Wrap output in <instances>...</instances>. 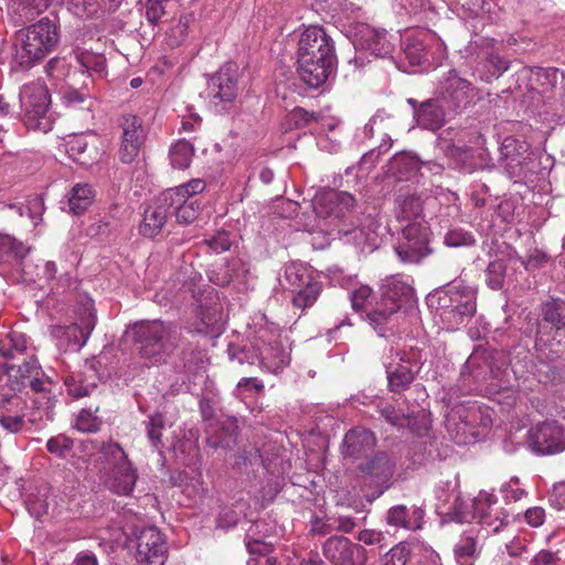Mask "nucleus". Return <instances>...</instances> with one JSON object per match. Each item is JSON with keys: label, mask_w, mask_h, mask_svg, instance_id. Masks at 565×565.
Segmentation results:
<instances>
[{"label": "nucleus", "mask_w": 565, "mask_h": 565, "mask_svg": "<svg viewBox=\"0 0 565 565\" xmlns=\"http://www.w3.org/2000/svg\"><path fill=\"white\" fill-rule=\"evenodd\" d=\"M394 213L403 225L395 252L403 263H418L429 253L430 231L423 214V201L415 194H399Z\"/></svg>", "instance_id": "obj_1"}, {"label": "nucleus", "mask_w": 565, "mask_h": 565, "mask_svg": "<svg viewBox=\"0 0 565 565\" xmlns=\"http://www.w3.org/2000/svg\"><path fill=\"white\" fill-rule=\"evenodd\" d=\"M58 40L57 24L49 18H43L19 31L13 61L23 70H29L49 55L57 45Z\"/></svg>", "instance_id": "obj_2"}, {"label": "nucleus", "mask_w": 565, "mask_h": 565, "mask_svg": "<svg viewBox=\"0 0 565 565\" xmlns=\"http://www.w3.org/2000/svg\"><path fill=\"white\" fill-rule=\"evenodd\" d=\"M253 350L254 352L249 353L246 349L234 351L230 347L228 355L232 360L237 359L241 364L258 363L262 369L270 373L279 372L290 362V345L278 332L259 330Z\"/></svg>", "instance_id": "obj_3"}, {"label": "nucleus", "mask_w": 565, "mask_h": 565, "mask_svg": "<svg viewBox=\"0 0 565 565\" xmlns=\"http://www.w3.org/2000/svg\"><path fill=\"white\" fill-rule=\"evenodd\" d=\"M131 337L148 365L164 363L177 347L175 328L159 320L135 323Z\"/></svg>", "instance_id": "obj_4"}, {"label": "nucleus", "mask_w": 565, "mask_h": 565, "mask_svg": "<svg viewBox=\"0 0 565 565\" xmlns=\"http://www.w3.org/2000/svg\"><path fill=\"white\" fill-rule=\"evenodd\" d=\"M444 323L451 331L476 312V294L468 287L451 286L439 290L429 299Z\"/></svg>", "instance_id": "obj_5"}, {"label": "nucleus", "mask_w": 565, "mask_h": 565, "mask_svg": "<svg viewBox=\"0 0 565 565\" xmlns=\"http://www.w3.org/2000/svg\"><path fill=\"white\" fill-rule=\"evenodd\" d=\"M488 409L478 405L459 406L446 417V428L458 445L475 443L491 426Z\"/></svg>", "instance_id": "obj_6"}, {"label": "nucleus", "mask_w": 565, "mask_h": 565, "mask_svg": "<svg viewBox=\"0 0 565 565\" xmlns=\"http://www.w3.org/2000/svg\"><path fill=\"white\" fill-rule=\"evenodd\" d=\"M100 459L109 469L108 487L118 495H129L137 481V471L127 454L117 443H106L99 450Z\"/></svg>", "instance_id": "obj_7"}, {"label": "nucleus", "mask_w": 565, "mask_h": 565, "mask_svg": "<svg viewBox=\"0 0 565 565\" xmlns=\"http://www.w3.org/2000/svg\"><path fill=\"white\" fill-rule=\"evenodd\" d=\"M24 125L32 130L47 132L53 127L49 114L51 104L47 88L40 83L25 84L19 94Z\"/></svg>", "instance_id": "obj_8"}, {"label": "nucleus", "mask_w": 565, "mask_h": 565, "mask_svg": "<svg viewBox=\"0 0 565 565\" xmlns=\"http://www.w3.org/2000/svg\"><path fill=\"white\" fill-rule=\"evenodd\" d=\"M281 284L295 288L292 303L300 309L311 307L321 291V285L313 280L310 268L300 262H290L285 265Z\"/></svg>", "instance_id": "obj_9"}, {"label": "nucleus", "mask_w": 565, "mask_h": 565, "mask_svg": "<svg viewBox=\"0 0 565 565\" xmlns=\"http://www.w3.org/2000/svg\"><path fill=\"white\" fill-rule=\"evenodd\" d=\"M436 96L455 116L467 108L476 97V88L455 70L445 73L436 87Z\"/></svg>", "instance_id": "obj_10"}, {"label": "nucleus", "mask_w": 565, "mask_h": 565, "mask_svg": "<svg viewBox=\"0 0 565 565\" xmlns=\"http://www.w3.org/2000/svg\"><path fill=\"white\" fill-rule=\"evenodd\" d=\"M136 554L138 565H163L167 555V542L154 526H145L136 531Z\"/></svg>", "instance_id": "obj_11"}, {"label": "nucleus", "mask_w": 565, "mask_h": 565, "mask_svg": "<svg viewBox=\"0 0 565 565\" xmlns=\"http://www.w3.org/2000/svg\"><path fill=\"white\" fill-rule=\"evenodd\" d=\"M297 55L319 60L322 64L337 63L333 41L319 25H310L301 33Z\"/></svg>", "instance_id": "obj_12"}, {"label": "nucleus", "mask_w": 565, "mask_h": 565, "mask_svg": "<svg viewBox=\"0 0 565 565\" xmlns=\"http://www.w3.org/2000/svg\"><path fill=\"white\" fill-rule=\"evenodd\" d=\"M322 554L332 565H365L366 550L343 535H333L322 544Z\"/></svg>", "instance_id": "obj_13"}, {"label": "nucleus", "mask_w": 565, "mask_h": 565, "mask_svg": "<svg viewBox=\"0 0 565 565\" xmlns=\"http://www.w3.org/2000/svg\"><path fill=\"white\" fill-rule=\"evenodd\" d=\"M238 93V66L236 63L227 62L211 76L209 81V94L212 100L217 104H231Z\"/></svg>", "instance_id": "obj_14"}, {"label": "nucleus", "mask_w": 565, "mask_h": 565, "mask_svg": "<svg viewBox=\"0 0 565 565\" xmlns=\"http://www.w3.org/2000/svg\"><path fill=\"white\" fill-rule=\"evenodd\" d=\"M529 445L537 455L561 452L565 449V434L556 422H546L530 430Z\"/></svg>", "instance_id": "obj_15"}, {"label": "nucleus", "mask_w": 565, "mask_h": 565, "mask_svg": "<svg viewBox=\"0 0 565 565\" xmlns=\"http://www.w3.org/2000/svg\"><path fill=\"white\" fill-rule=\"evenodd\" d=\"M353 43L356 50L369 52L376 57L390 56L395 47L385 30H379L367 24L359 26Z\"/></svg>", "instance_id": "obj_16"}, {"label": "nucleus", "mask_w": 565, "mask_h": 565, "mask_svg": "<svg viewBox=\"0 0 565 565\" xmlns=\"http://www.w3.org/2000/svg\"><path fill=\"white\" fill-rule=\"evenodd\" d=\"M26 426L25 402L17 395L0 394V427L9 434H19Z\"/></svg>", "instance_id": "obj_17"}, {"label": "nucleus", "mask_w": 565, "mask_h": 565, "mask_svg": "<svg viewBox=\"0 0 565 565\" xmlns=\"http://www.w3.org/2000/svg\"><path fill=\"white\" fill-rule=\"evenodd\" d=\"M122 142L119 151L120 160L130 163L138 156L145 134L140 118L135 115H124L120 119Z\"/></svg>", "instance_id": "obj_18"}, {"label": "nucleus", "mask_w": 565, "mask_h": 565, "mask_svg": "<svg viewBox=\"0 0 565 565\" xmlns=\"http://www.w3.org/2000/svg\"><path fill=\"white\" fill-rule=\"evenodd\" d=\"M381 300L384 305L396 306L401 310L415 302V291L408 279L391 276L382 284Z\"/></svg>", "instance_id": "obj_19"}, {"label": "nucleus", "mask_w": 565, "mask_h": 565, "mask_svg": "<svg viewBox=\"0 0 565 565\" xmlns=\"http://www.w3.org/2000/svg\"><path fill=\"white\" fill-rule=\"evenodd\" d=\"M527 146L514 137H505L502 141L500 152L505 171L511 178H521L525 171V154Z\"/></svg>", "instance_id": "obj_20"}, {"label": "nucleus", "mask_w": 565, "mask_h": 565, "mask_svg": "<svg viewBox=\"0 0 565 565\" xmlns=\"http://www.w3.org/2000/svg\"><path fill=\"white\" fill-rule=\"evenodd\" d=\"M163 204H168L171 214L174 213L178 223L190 224L195 221L201 211L198 198H192L178 192H162Z\"/></svg>", "instance_id": "obj_21"}, {"label": "nucleus", "mask_w": 565, "mask_h": 565, "mask_svg": "<svg viewBox=\"0 0 565 565\" xmlns=\"http://www.w3.org/2000/svg\"><path fill=\"white\" fill-rule=\"evenodd\" d=\"M452 116V113L448 111L437 96L420 103L418 109L415 110V119L418 126L428 130L439 129Z\"/></svg>", "instance_id": "obj_22"}, {"label": "nucleus", "mask_w": 565, "mask_h": 565, "mask_svg": "<svg viewBox=\"0 0 565 565\" xmlns=\"http://www.w3.org/2000/svg\"><path fill=\"white\" fill-rule=\"evenodd\" d=\"M334 67L333 63L322 64L319 60L297 55V72L301 81L311 88L323 85Z\"/></svg>", "instance_id": "obj_23"}, {"label": "nucleus", "mask_w": 565, "mask_h": 565, "mask_svg": "<svg viewBox=\"0 0 565 565\" xmlns=\"http://www.w3.org/2000/svg\"><path fill=\"white\" fill-rule=\"evenodd\" d=\"M171 215L168 204H163L162 193L150 204L143 213V218L139 225V233L145 237H156L166 225Z\"/></svg>", "instance_id": "obj_24"}, {"label": "nucleus", "mask_w": 565, "mask_h": 565, "mask_svg": "<svg viewBox=\"0 0 565 565\" xmlns=\"http://www.w3.org/2000/svg\"><path fill=\"white\" fill-rule=\"evenodd\" d=\"M376 439L372 431L365 428H353L349 430L343 440L342 454L344 457L358 459L375 446Z\"/></svg>", "instance_id": "obj_25"}, {"label": "nucleus", "mask_w": 565, "mask_h": 565, "mask_svg": "<svg viewBox=\"0 0 565 565\" xmlns=\"http://www.w3.org/2000/svg\"><path fill=\"white\" fill-rule=\"evenodd\" d=\"M394 467L391 458L385 452H380L361 463L359 469L371 482L387 488L386 483L394 473Z\"/></svg>", "instance_id": "obj_26"}, {"label": "nucleus", "mask_w": 565, "mask_h": 565, "mask_svg": "<svg viewBox=\"0 0 565 565\" xmlns=\"http://www.w3.org/2000/svg\"><path fill=\"white\" fill-rule=\"evenodd\" d=\"M424 516L425 511L420 507L399 504L387 511L386 521L392 526L416 531L422 527Z\"/></svg>", "instance_id": "obj_27"}, {"label": "nucleus", "mask_w": 565, "mask_h": 565, "mask_svg": "<svg viewBox=\"0 0 565 565\" xmlns=\"http://www.w3.org/2000/svg\"><path fill=\"white\" fill-rule=\"evenodd\" d=\"M498 498L494 493L481 490L478 495L471 501L469 505L465 509H461V504L456 508L458 516L462 521H467L469 519L478 520L480 523L483 521V512L484 514L490 515L497 507Z\"/></svg>", "instance_id": "obj_28"}, {"label": "nucleus", "mask_w": 565, "mask_h": 565, "mask_svg": "<svg viewBox=\"0 0 565 565\" xmlns=\"http://www.w3.org/2000/svg\"><path fill=\"white\" fill-rule=\"evenodd\" d=\"M399 362H386L385 369L387 374L388 387L392 392H401L406 390L415 379V373L407 362L403 361L399 353L396 352Z\"/></svg>", "instance_id": "obj_29"}, {"label": "nucleus", "mask_w": 565, "mask_h": 565, "mask_svg": "<svg viewBox=\"0 0 565 565\" xmlns=\"http://www.w3.org/2000/svg\"><path fill=\"white\" fill-rule=\"evenodd\" d=\"M3 371L9 379L24 385L31 377L43 375V371L34 356L23 358L20 363L4 362Z\"/></svg>", "instance_id": "obj_30"}, {"label": "nucleus", "mask_w": 565, "mask_h": 565, "mask_svg": "<svg viewBox=\"0 0 565 565\" xmlns=\"http://www.w3.org/2000/svg\"><path fill=\"white\" fill-rule=\"evenodd\" d=\"M562 307L556 302H546L542 308V320L537 324L536 343L546 344L548 341V330L561 326L564 322Z\"/></svg>", "instance_id": "obj_31"}, {"label": "nucleus", "mask_w": 565, "mask_h": 565, "mask_svg": "<svg viewBox=\"0 0 565 565\" xmlns=\"http://www.w3.org/2000/svg\"><path fill=\"white\" fill-rule=\"evenodd\" d=\"M377 230L379 223L376 220L371 216H366L362 226L354 228L348 233V235L356 245L361 246L362 249L365 247L373 249L377 245Z\"/></svg>", "instance_id": "obj_32"}, {"label": "nucleus", "mask_w": 565, "mask_h": 565, "mask_svg": "<svg viewBox=\"0 0 565 565\" xmlns=\"http://www.w3.org/2000/svg\"><path fill=\"white\" fill-rule=\"evenodd\" d=\"M26 350V338L23 333L12 331L0 341V354L6 362H15Z\"/></svg>", "instance_id": "obj_33"}, {"label": "nucleus", "mask_w": 565, "mask_h": 565, "mask_svg": "<svg viewBox=\"0 0 565 565\" xmlns=\"http://www.w3.org/2000/svg\"><path fill=\"white\" fill-rule=\"evenodd\" d=\"M397 311L396 306L384 305L383 300L380 299L375 308L367 313V319L373 329L380 335H383L384 331L391 328L394 315Z\"/></svg>", "instance_id": "obj_34"}, {"label": "nucleus", "mask_w": 565, "mask_h": 565, "mask_svg": "<svg viewBox=\"0 0 565 565\" xmlns=\"http://www.w3.org/2000/svg\"><path fill=\"white\" fill-rule=\"evenodd\" d=\"M94 196V191L89 184H75L68 198L70 211L77 215L84 213L93 203Z\"/></svg>", "instance_id": "obj_35"}, {"label": "nucleus", "mask_w": 565, "mask_h": 565, "mask_svg": "<svg viewBox=\"0 0 565 565\" xmlns=\"http://www.w3.org/2000/svg\"><path fill=\"white\" fill-rule=\"evenodd\" d=\"M95 317L93 313H89L88 317L83 321V324L72 323L62 329V334L73 345L83 347L88 340L94 327H95Z\"/></svg>", "instance_id": "obj_36"}, {"label": "nucleus", "mask_w": 565, "mask_h": 565, "mask_svg": "<svg viewBox=\"0 0 565 565\" xmlns=\"http://www.w3.org/2000/svg\"><path fill=\"white\" fill-rule=\"evenodd\" d=\"M379 412L381 416L392 426L397 428L409 427L414 429L413 420L409 415L396 408L392 403H380Z\"/></svg>", "instance_id": "obj_37"}, {"label": "nucleus", "mask_w": 565, "mask_h": 565, "mask_svg": "<svg viewBox=\"0 0 565 565\" xmlns=\"http://www.w3.org/2000/svg\"><path fill=\"white\" fill-rule=\"evenodd\" d=\"M194 154V147L185 140H180L170 149V161L174 168L185 169L190 166Z\"/></svg>", "instance_id": "obj_38"}, {"label": "nucleus", "mask_w": 565, "mask_h": 565, "mask_svg": "<svg viewBox=\"0 0 565 565\" xmlns=\"http://www.w3.org/2000/svg\"><path fill=\"white\" fill-rule=\"evenodd\" d=\"M61 100L70 109H89L92 105L87 93L73 87H66L61 90Z\"/></svg>", "instance_id": "obj_39"}, {"label": "nucleus", "mask_w": 565, "mask_h": 565, "mask_svg": "<svg viewBox=\"0 0 565 565\" xmlns=\"http://www.w3.org/2000/svg\"><path fill=\"white\" fill-rule=\"evenodd\" d=\"M88 142L83 135H76L66 142V150L70 157L82 166L90 164V159L86 157Z\"/></svg>", "instance_id": "obj_40"}, {"label": "nucleus", "mask_w": 565, "mask_h": 565, "mask_svg": "<svg viewBox=\"0 0 565 565\" xmlns=\"http://www.w3.org/2000/svg\"><path fill=\"white\" fill-rule=\"evenodd\" d=\"M418 169V160L405 153L395 156L390 162V170L396 173L398 179L407 178L409 173Z\"/></svg>", "instance_id": "obj_41"}, {"label": "nucleus", "mask_w": 565, "mask_h": 565, "mask_svg": "<svg viewBox=\"0 0 565 565\" xmlns=\"http://www.w3.org/2000/svg\"><path fill=\"white\" fill-rule=\"evenodd\" d=\"M4 207L9 210H14L19 216L28 214L33 225H36L38 221L41 218V215L44 211V203L40 196H35L29 200L26 205L9 204L4 205Z\"/></svg>", "instance_id": "obj_42"}, {"label": "nucleus", "mask_w": 565, "mask_h": 565, "mask_svg": "<svg viewBox=\"0 0 565 565\" xmlns=\"http://www.w3.org/2000/svg\"><path fill=\"white\" fill-rule=\"evenodd\" d=\"M26 254L25 246L9 235H0V263L11 257H23Z\"/></svg>", "instance_id": "obj_43"}, {"label": "nucleus", "mask_w": 565, "mask_h": 565, "mask_svg": "<svg viewBox=\"0 0 565 565\" xmlns=\"http://www.w3.org/2000/svg\"><path fill=\"white\" fill-rule=\"evenodd\" d=\"M507 266L501 259L493 260L488 265L486 270V282L494 290H499L503 287L505 278Z\"/></svg>", "instance_id": "obj_44"}, {"label": "nucleus", "mask_w": 565, "mask_h": 565, "mask_svg": "<svg viewBox=\"0 0 565 565\" xmlns=\"http://www.w3.org/2000/svg\"><path fill=\"white\" fill-rule=\"evenodd\" d=\"M558 71L556 68H541L535 73V83L537 92L545 96L553 90L557 83Z\"/></svg>", "instance_id": "obj_45"}, {"label": "nucleus", "mask_w": 565, "mask_h": 565, "mask_svg": "<svg viewBox=\"0 0 565 565\" xmlns=\"http://www.w3.org/2000/svg\"><path fill=\"white\" fill-rule=\"evenodd\" d=\"M457 562L466 565L463 562L470 559L477 554V541L471 535H462L454 547Z\"/></svg>", "instance_id": "obj_46"}, {"label": "nucleus", "mask_w": 565, "mask_h": 565, "mask_svg": "<svg viewBox=\"0 0 565 565\" xmlns=\"http://www.w3.org/2000/svg\"><path fill=\"white\" fill-rule=\"evenodd\" d=\"M164 428V417L160 413H156L149 417L147 424V436L149 441L156 449L162 447V430Z\"/></svg>", "instance_id": "obj_47"}, {"label": "nucleus", "mask_w": 565, "mask_h": 565, "mask_svg": "<svg viewBox=\"0 0 565 565\" xmlns=\"http://www.w3.org/2000/svg\"><path fill=\"white\" fill-rule=\"evenodd\" d=\"M484 515L480 523L489 527L492 533H499L509 523V513L502 508H495L490 515Z\"/></svg>", "instance_id": "obj_48"}, {"label": "nucleus", "mask_w": 565, "mask_h": 565, "mask_svg": "<svg viewBox=\"0 0 565 565\" xmlns=\"http://www.w3.org/2000/svg\"><path fill=\"white\" fill-rule=\"evenodd\" d=\"M484 515L480 523L489 527L492 533H499L509 523V513L502 508H495L490 515Z\"/></svg>", "instance_id": "obj_49"}, {"label": "nucleus", "mask_w": 565, "mask_h": 565, "mask_svg": "<svg viewBox=\"0 0 565 565\" xmlns=\"http://www.w3.org/2000/svg\"><path fill=\"white\" fill-rule=\"evenodd\" d=\"M475 243L473 235L462 228H451L445 235V244L449 247L471 246Z\"/></svg>", "instance_id": "obj_50"}, {"label": "nucleus", "mask_w": 565, "mask_h": 565, "mask_svg": "<svg viewBox=\"0 0 565 565\" xmlns=\"http://www.w3.org/2000/svg\"><path fill=\"white\" fill-rule=\"evenodd\" d=\"M73 440L65 435H57L51 437L46 443V449L49 452L60 457L65 458L66 455L73 448Z\"/></svg>", "instance_id": "obj_51"}, {"label": "nucleus", "mask_w": 565, "mask_h": 565, "mask_svg": "<svg viewBox=\"0 0 565 565\" xmlns=\"http://www.w3.org/2000/svg\"><path fill=\"white\" fill-rule=\"evenodd\" d=\"M100 420L90 409H82L76 418L75 427L83 433H95L99 429Z\"/></svg>", "instance_id": "obj_52"}, {"label": "nucleus", "mask_w": 565, "mask_h": 565, "mask_svg": "<svg viewBox=\"0 0 565 565\" xmlns=\"http://www.w3.org/2000/svg\"><path fill=\"white\" fill-rule=\"evenodd\" d=\"M205 181L202 179H192L188 183L167 190L166 192H178L184 196L196 198V194L202 193L205 189Z\"/></svg>", "instance_id": "obj_53"}, {"label": "nucleus", "mask_w": 565, "mask_h": 565, "mask_svg": "<svg viewBox=\"0 0 565 565\" xmlns=\"http://www.w3.org/2000/svg\"><path fill=\"white\" fill-rule=\"evenodd\" d=\"M289 119L295 124L296 127L309 126L312 122H317L320 119V115L310 113L303 108H295L289 114Z\"/></svg>", "instance_id": "obj_54"}, {"label": "nucleus", "mask_w": 565, "mask_h": 565, "mask_svg": "<svg viewBox=\"0 0 565 565\" xmlns=\"http://www.w3.org/2000/svg\"><path fill=\"white\" fill-rule=\"evenodd\" d=\"M545 345L554 353L562 352V348H565V323L548 330V341Z\"/></svg>", "instance_id": "obj_55"}, {"label": "nucleus", "mask_w": 565, "mask_h": 565, "mask_svg": "<svg viewBox=\"0 0 565 565\" xmlns=\"http://www.w3.org/2000/svg\"><path fill=\"white\" fill-rule=\"evenodd\" d=\"M372 295V289L367 285H360L350 291L352 308L359 310L363 308Z\"/></svg>", "instance_id": "obj_56"}, {"label": "nucleus", "mask_w": 565, "mask_h": 565, "mask_svg": "<svg viewBox=\"0 0 565 565\" xmlns=\"http://www.w3.org/2000/svg\"><path fill=\"white\" fill-rule=\"evenodd\" d=\"M79 63L86 72H95L102 74L105 71L106 64L102 56H94L92 54H82L78 57Z\"/></svg>", "instance_id": "obj_57"}, {"label": "nucleus", "mask_w": 565, "mask_h": 565, "mask_svg": "<svg viewBox=\"0 0 565 565\" xmlns=\"http://www.w3.org/2000/svg\"><path fill=\"white\" fill-rule=\"evenodd\" d=\"M204 242L216 254L226 252L231 247V239L226 232H218L211 238L205 239Z\"/></svg>", "instance_id": "obj_58"}, {"label": "nucleus", "mask_w": 565, "mask_h": 565, "mask_svg": "<svg viewBox=\"0 0 565 565\" xmlns=\"http://www.w3.org/2000/svg\"><path fill=\"white\" fill-rule=\"evenodd\" d=\"M67 393L76 398L87 396L89 394V386L83 385L79 379L74 375L66 376L64 380Z\"/></svg>", "instance_id": "obj_59"}, {"label": "nucleus", "mask_w": 565, "mask_h": 565, "mask_svg": "<svg viewBox=\"0 0 565 565\" xmlns=\"http://www.w3.org/2000/svg\"><path fill=\"white\" fill-rule=\"evenodd\" d=\"M122 0H83L85 10L89 13H96L99 8L104 10H116Z\"/></svg>", "instance_id": "obj_60"}, {"label": "nucleus", "mask_w": 565, "mask_h": 565, "mask_svg": "<svg viewBox=\"0 0 565 565\" xmlns=\"http://www.w3.org/2000/svg\"><path fill=\"white\" fill-rule=\"evenodd\" d=\"M62 0H22L25 15H34L45 11L50 6Z\"/></svg>", "instance_id": "obj_61"}, {"label": "nucleus", "mask_w": 565, "mask_h": 565, "mask_svg": "<svg viewBox=\"0 0 565 565\" xmlns=\"http://www.w3.org/2000/svg\"><path fill=\"white\" fill-rule=\"evenodd\" d=\"M550 503L557 510H565V481L555 483L548 495Z\"/></svg>", "instance_id": "obj_62"}, {"label": "nucleus", "mask_w": 565, "mask_h": 565, "mask_svg": "<svg viewBox=\"0 0 565 565\" xmlns=\"http://www.w3.org/2000/svg\"><path fill=\"white\" fill-rule=\"evenodd\" d=\"M76 287V280L70 273L58 275L56 280L51 285V290L55 294H63Z\"/></svg>", "instance_id": "obj_63"}, {"label": "nucleus", "mask_w": 565, "mask_h": 565, "mask_svg": "<svg viewBox=\"0 0 565 565\" xmlns=\"http://www.w3.org/2000/svg\"><path fill=\"white\" fill-rule=\"evenodd\" d=\"M164 14L163 0H147L146 17L149 22L156 24Z\"/></svg>", "instance_id": "obj_64"}]
</instances>
